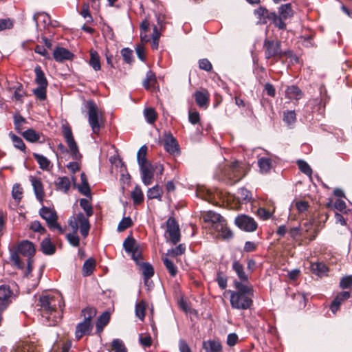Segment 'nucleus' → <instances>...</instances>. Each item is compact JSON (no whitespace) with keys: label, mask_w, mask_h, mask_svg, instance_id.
Returning a JSON list of instances; mask_svg holds the SVG:
<instances>
[{"label":"nucleus","mask_w":352,"mask_h":352,"mask_svg":"<svg viewBox=\"0 0 352 352\" xmlns=\"http://www.w3.org/2000/svg\"><path fill=\"white\" fill-rule=\"evenodd\" d=\"M46 89L47 87L38 86L34 89L32 92L35 96L41 100H44L46 98Z\"/></svg>","instance_id":"58"},{"label":"nucleus","mask_w":352,"mask_h":352,"mask_svg":"<svg viewBox=\"0 0 352 352\" xmlns=\"http://www.w3.org/2000/svg\"><path fill=\"white\" fill-rule=\"evenodd\" d=\"M39 18H42V21L44 25H50L51 23L50 16L47 13H37L33 16V19L35 21L36 25L38 26V20Z\"/></svg>","instance_id":"51"},{"label":"nucleus","mask_w":352,"mask_h":352,"mask_svg":"<svg viewBox=\"0 0 352 352\" xmlns=\"http://www.w3.org/2000/svg\"><path fill=\"white\" fill-rule=\"evenodd\" d=\"M234 285L236 291H228L230 294L231 307L236 309H249L253 302L254 290L252 287L239 281H234Z\"/></svg>","instance_id":"2"},{"label":"nucleus","mask_w":352,"mask_h":352,"mask_svg":"<svg viewBox=\"0 0 352 352\" xmlns=\"http://www.w3.org/2000/svg\"><path fill=\"white\" fill-rule=\"evenodd\" d=\"M80 206L85 212L86 216L85 217L87 219L89 217H91L94 214L93 208L87 199H81L80 200Z\"/></svg>","instance_id":"47"},{"label":"nucleus","mask_w":352,"mask_h":352,"mask_svg":"<svg viewBox=\"0 0 352 352\" xmlns=\"http://www.w3.org/2000/svg\"><path fill=\"white\" fill-rule=\"evenodd\" d=\"M283 120L288 125L294 124L296 120V116L294 111H287L284 112Z\"/></svg>","instance_id":"52"},{"label":"nucleus","mask_w":352,"mask_h":352,"mask_svg":"<svg viewBox=\"0 0 352 352\" xmlns=\"http://www.w3.org/2000/svg\"><path fill=\"white\" fill-rule=\"evenodd\" d=\"M58 189L67 192L70 188V181L67 177H59L55 182Z\"/></svg>","instance_id":"35"},{"label":"nucleus","mask_w":352,"mask_h":352,"mask_svg":"<svg viewBox=\"0 0 352 352\" xmlns=\"http://www.w3.org/2000/svg\"><path fill=\"white\" fill-rule=\"evenodd\" d=\"M263 48L265 58L271 59L273 63L278 61L283 56L281 43L278 41L265 39Z\"/></svg>","instance_id":"8"},{"label":"nucleus","mask_w":352,"mask_h":352,"mask_svg":"<svg viewBox=\"0 0 352 352\" xmlns=\"http://www.w3.org/2000/svg\"><path fill=\"white\" fill-rule=\"evenodd\" d=\"M96 314V311L93 307H87L82 310V315L84 316V320L91 322V319Z\"/></svg>","instance_id":"53"},{"label":"nucleus","mask_w":352,"mask_h":352,"mask_svg":"<svg viewBox=\"0 0 352 352\" xmlns=\"http://www.w3.org/2000/svg\"><path fill=\"white\" fill-rule=\"evenodd\" d=\"M63 135L65 139V141L68 145V147L70 150V153L73 160H76V162H69L67 165V168L73 173L80 170V164L78 161L80 160L82 155L78 151V147L77 146L76 142H75L72 130L69 127L65 126L63 127Z\"/></svg>","instance_id":"5"},{"label":"nucleus","mask_w":352,"mask_h":352,"mask_svg":"<svg viewBox=\"0 0 352 352\" xmlns=\"http://www.w3.org/2000/svg\"><path fill=\"white\" fill-rule=\"evenodd\" d=\"M34 73L36 74V83L41 87H47V80L45 78L44 72L40 66H36L34 68Z\"/></svg>","instance_id":"27"},{"label":"nucleus","mask_w":352,"mask_h":352,"mask_svg":"<svg viewBox=\"0 0 352 352\" xmlns=\"http://www.w3.org/2000/svg\"><path fill=\"white\" fill-rule=\"evenodd\" d=\"M110 316L108 312H104L100 316L96 322V329L98 332H101L103 327L109 322Z\"/></svg>","instance_id":"41"},{"label":"nucleus","mask_w":352,"mask_h":352,"mask_svg":"<svg viewBox=\"0 0 352 352\" xmlns=\"http://www.w3.org/2000/svg\"><path fill=\"white\" fill-rule=\"evenodd\" d=\"M26 122L25 118H24L19 113H16L14 116V124L15 130L21 133L22 130L23 124Z\"/></svg>","instance_id":"49"},{"label":"nucleus","mask_w":352,"mask_h":352,"mask_svg":"<svg viewBox=\"0 0 352 352\" xmlns=\"http://www.w3.org/2000/svg\"><path fill=\"white\" fill-rule=\"evenodd\" d=\"M235 224L245 232H254L257 228V223L254 219L248 215L241 214L236 217Z\"/></svg>","instance_id":"11"},{"label":"nucleus","mask_w":352,"mask_h":352,"mask_svg":"<svg viewBox=\"0 0 352 352\" xmlns=\"http://www.w3.org/2000/svg\"><path fill=\"white\" fill-rule=\"evenodd\" d=\"M121 54L123 57L124 60L130 64L132 62L133 51L129 48H124L121 50Z\"/></svg>","instance_id":"61"},{"label":"nucleus","mask_w":352,"mask_h":352,"mask_svg":"<svg viewBox=\"0 0 352 352\" xmlns=\"http://www.w3.org/2000/svg\"><path fill=\"white\" fill-rule=\"evenodd\" d=\"M278 18L280 19L281 22H284L283 20L292 18L294 15V10L292 3H287L281 5L278 8Z\"/></svg>","instance_id":"18"},{"label":"nucleus","mask_w":352,"mask_h":352,"mask_svg":"<svg viewBox=\"0 0 352 352\" xmlns=\"http://www.w3.org/2000/svg\"><path fill=\"white\" fill-rule=\"evenodd\" d=\"M236 197L239 201L247 202L251 199V193L248 189L241 188L237 190Z\"/></svg>","instance_id":"45"},{"label":"nucleus","mask_w":352,"mask_h":352,"mask_svg":"<svg viewBox=\"0 0 352 352\" xmlns=\"http://www.w3.org/2000/svg\"><path fill=\"white\" fill-rule=\"evenodd\" d=\"M13 292L8 285H0V312L6 310L12 302Z\"/></svg>","instance_id":"13"},{"label":"nucleus","mask_w":352,"mask_h":352,"mask_svg":"<svg viewBox=\"0 0 352 352\" xmlns=\"http://www.w3.org/2000/svg\"><path fill=\"white\" fill-rule=\"evenodd\" d=\"M205 221L211 222L214 224V228L219 224H222L226 220L219 214L209 211L204 217Z\"/></svg>","instance_id":"23"},{"label":"nucleus","mask_w":352,"mask_h":352,"mask_svg":"<svg viewBox=\"0 0 352 352\" xmlns=\"http://www.w3.org/2000/svg\"><path fill=\"white\" fill-rule=\"evenodd\" d=\"M352 285V277L350 276L343 277L340 282V286L342 289H347L351 287Z\"/></svg>","instance_id":"64"},{"label":"nucleus","mask_w":352,"mask_h":352,"mask_svg":"<svg viewBox=\"0 0 352 352\" xmlns=\"http://www.w3.org/2000/svg\"><path fill=\"white\" fill-rule=\"evenodd\" d=\"M96 267V261L93 258H89L85 261L82 266V274L85 276H90Z\"/></svg>","instance_id":"31"},{"label":"nucleus","mask_w":352,"mask_h":352,"mask_svg":"<svg viewBox=\"0 0 352 352\" xmlns=\"http://www.w3.org/2000/svg\"><path fill=\"white\" fill-rule=\"evenodd\" d=\"M39 214L46 221L51 230H57L60 234L64 232L65 230L57 223L58 217L54 210L43 206L41 208Z\"/></svg>","instance_id":"9"},{"label":"nucleus","mask_w":352,"mask_h":352,"mask_svg":"<svg viewBox=\"0 0 352 352\" xmlns=\"http://www.w3.org/2000/svg\"><path fill=\"white\" fill-rule=\"evenodd\" d=\"M23 137L28 142H35L39 140L40 134L32 129H29L22 133Z\"/></svg>","instance_id":"37"},{"label":"nucleus","mask_w":352,"mask_h":352,"mask_svg":"<svg viewBox=\"0 0 352 352\" xmlns=\"http://www.w3.org/2000/svg\"><path fill=\"white\" fill-rule=\"evenodd\" d=\"M162 189L158 185L148 188L147 190L146 196L148 199H157L162 201Z\"/></svg>","instance_id":"32"},{"label":"nucleus","mask_w":352,"mask_h":352,"mask_svg":"<svg viewBox=\"0 0 352 352\" xmlns=\"http://www.w3.org/2000/svg\"><path fill=\"white\" fill-rule=\"evenodd\" d=\"M144 116L146 122L149 124L154 123L157 117L156 111L151 107L144 109Z\"/></svg>","instance_id":"42"},{"label":"nucleus","mask_w":352,"mask_h":352,"mask_svg":"<svg viewBox=\"0 0 352 352\" xmlns=\"http://www.w3.org/2000/svg\"><path fill=\"white\" fill-rule=\"evenodd\" d=\"M147 149V146L146 145H143L140 147L137 153V161L139 166H142L151 164L146 157Z\"/></svg>","instance_id":"29"},{"label":"nucleus","mask_w":352,"mask_h":352,"mask_svg":"<svg viewBox=\"0 0 352 352\" xmlns=\"http://www.w3.org/2000/svg\"><path fill=\"white\" fill-rule=\"evenodd\" d=\"M91 323L83 320L76 326L75 336L77 340H80L83 336L89 334L91 331Z\"/></svg>","instance_id":"21"},{"label":"nucleus","mask_w":352,"mask_h":352,"mask_svg":"<svg viewBox=\"0 0 352 352\" xmlns=\"http://www.w3.org/2000/svg\"><path fill=\"white\" fill-rule=\"evenodd\" d=\"M89 65L95 71H99L101 69L100 56L98 53L94 50H90V60L89 62Z\"/></svg>","instance_id":"33"},{"label":"nucleus","mask_w":352,"mask_h":352,"mask_svg":"<svg viewBox=\"0 0 352 352\" xmlns=\"http://www.w3.org/2000/svg\"><path fill=\"white\" fill-rule=\"evenodd\" d=\"M209 94L208 91H197L194 94V97L197 104L201 107L206 109L209 104Z\"/></svg>","instance_id":"17"},{"label":"nucleus","mask_w":352,"mask_h":352,"mask_svg":"<svg viewBox=\"0 0 352 352\" xmlns=\"http://www.w3.org/2000/svg\"><path fill=\"white\" fill-rule=\"evenodd\" d=\"M154 81H155V74L151 70L148 71L146 74V78L143 81L144 87L148 89L151 87V82Z\"/></svg>","instance_id":"55"},{"label":"nucleus","mask_w":352,"mask_h":352,"mask_svg":"<svg viewBox=\"0 0 352 352\" xmlns=\"http://www.w3.org/2000/svg\"><path fill=\"white\" fill-rule=\"evenodd\" d=\"M258 166L261 173H266L271 168V160L270 158L261 157L258 160Z\"/></svg>","instance_id":"43"},{"label":"nucleus","mask_w":352,"mask_h":352,"mask_svg":"<svg viewBox=\"0 0 352 352\" xmlns=\"http://www.w3.org/2000/svg\"><path fill=\"white\" fill-rule=\"evenodd\" d=\"M81 184L78 186V190L85 196L90 195V188L87 179L86 175L84 173L80 174Z\"/></svg>","instance_id":"39"},{"label":"nucleus","mask_w":352,"mask_h":352,"mask_svg":"<svg viewBox=\"0 0 352 352\" xmlns=\"http://www.w3.org/2000/svg\"><path fill=\"white\" fill-rule=\"evenodd\" d=\"M298 166L300 171L309 177L311 176L312 169L310 166L304 160H299L297 162Z\"/></svg>","instance_id":"50"},{"label":"nucleus","mask_w":352,"mask_h":352,"mask_svg":"<svg viewBox=\"0 0 352 352\" xmlns=\"http://www.w3.org/2000/svg\"><path fill=\"white\" fill-rule=\"evenodd\" d=\"M164 264L166 266L167 270L170 273L172 276H175L177 272V267L173 264V263L167 258L163 259Z\"/></svg>","instance_id":"54"},{"label":"nucleus","mask_w":352,"mask_h":352,"mask_svg":"<svg viewBox=\"0 0 352 352\" xmlns=\"http://www.w3.org/2000/svg\"><path fill=\"white\" fill-rule=\"evenodd\" d=\"M111 349L113 352H127L124 342L120 339H114L111 342Z\"/></svg>","instance_id":"46"},{"label":"nucleus","mask_w":352,"mask_h":352,"mask_svg":"<svg viewBox=\"0 0 352 352\" xmlns=\"http://www.w3.org/2000/svg\"><path fill=\"white\" fill-rule=\"evenodd\" d=\"M311 271L318 276L324 275L327 272V267L322 263H314L311 264Z\"/></svg>","instance_id":"34"},{"label":"nucleus","mask_w":352,"mask_h":352,"mask_svg":"<svg viewBox=\"0 0 352 352\" xmlns=\"http://www.w3.org/2000/svg\"><path fill=\"white\" fill-rule=\"evenodd\" d=\"M144 278H151L154 274L153 266L148 263H142L140 265Z\"/></svg>","instance_id":"48"},{"label":"nucleus","mask_w":352,"mask_h":352,"mask_svg":"<svg viewBox=\"0 0 352 352\" xmlns=\"http://www.w3.org/2000/svg\"><path fill=\"white\" fill-rule=\"evenodd\" d=\"M350 292H342L339 293L331 302L330 309L335 314L339 309L340 305L346 300L350 298Z\"/></svg>","instance_id":"19"},{"label":"nucleus","mask_w":352,"mask_h":352,"mask_svg":"<svg viewBox=\"0 0 352 352\" xmlns=\"http://www.w3.org/2000/svg\"><path fill=\"white\" fill-rule=\"evenodd\" d=\"M132 225V220L131 219L128 217H124L120 222L119 223L118 226V232H123L128 228H129Z\"/></svg>","instance_id":"57"},{"label":"nucleus","mask_w":352,"mask_h":352,"mask_svg":"<svg viewBox=\"0 0 352 352\" xmlns=\"http://www.w3.org/2000/svg\"><path fill=\"white\" fill-rule=\"evenodd\" d=\"M123 247L125 251L128 253H131L138 250V245L135 240L130 236H128L123 243Z\"/></svg>","instance_id":"40"},{"label":"nucleus","mask_w":352,"mask_h":352,"mask_svg":"<svg viewBox=\"0 0 352 352\" xmlns=\"http://www.w3.org/2000/svg\"><path fill=\"white\" fill-rule=\"evenodd\" d=\"M289 234L295 241H298L300 236H303L302 228L300 226L292 228L289 231Z\"/></svg>","instance_id":"60"},{"label":"nucleus","mask_w":352,"mask_h":352,"mask_svg":"<svg viewBox=\"0 0 352 352\" xmlns=\"http://www.w3.org/2000/svg\"><path fill=\"white\" fill-rule=\"evenodd\" d=\"M300 226L302 228V232L305 239L311 241L316 238L318 234V230L316 228H314L313 221L309 220L305 221Z\"/></svg>","instance_id":"15"},{"label":"nucleus","mask_w":352,"mask_h":352,"mask_svg":"<svg viewBox=\"0 0 352 352\" xmlns=\"http://www.w3.org/2000/svg\"><path fill=\"white\" fill-rule=\"evenodd\" d=\"M9 136H10V139L12 140V142L14 147H16V148H18L22 151H24L25 150V145L23 140L20 137L16 135L12 132H10L9 133Z\"/></svg>","instance_id":"44"},{"label":"nucleus","mask_w":352,"mask_h":352,"mask_svg":"<svg viewBox=\"0 0 352 352\" xmlns=\"http://www.w3.org/2000/svg\"><path fill=\"white\" fill-rule=\"evenodd\" d=\"M243 177V170L238 162L225 166L221 170V179L230 185L238 182Z\"/></svg>","instance_id":"7"},{"label":"nucleus","mask_w":352,"mask_h":352,"mask_svg":"<svg viewBox=\"0 0 352 352\" xmlns=\"http://www.w3.org/2000/svg\"><path fill=\"white\" fill-rule=\"evenodd\" d=\"M166 233L169 236L170 241L175 245L180 240V233L179 225L175 219L173 217H169L166 221Z\"/></svg>","instance_id":"12"},{"label":"nucleus","mask_w":352,"mask_h":352,"mask_svg":"<svg viewBox=\"0 0 352 352\" xmlns=\"http://www.w3.org/2000/svg\"><path fill=\"white\" fill-rule=\"evenodd\" d=\"M215 230L221 233V237L223 239H230L233 236V233L230 229L227 227L226 221L222 224L216 226Z\"/></svg>","instance_id":"30"},{"label":"nucleus","mask_w":352,"mask_h":352,"mask_svg":"<svg viewBox=\"0 0 352 352\" xmlns=\"http://www.w3.org/2000/svg\"><path fill=\"white\" fill-rule=\"evenodd\" d=\"M30 181L36 198L42 201L43 197V189L41 180L36 177H31Z\"/></svg>","instance_id":"24"},{"label":"nucleus","mask_w":352,"mask_h":352,"mask_svg":"<svg viewBox=\"0 0 352 352\" xmlns=\"http://www.w3.org/2000/svg\"><path fill=\"white\" fill-rule=\"evenodd\" d=\"M54 58L57 62H63L65 60H70L73 57V54L64 47H56L53 53Z\"/></svg>","instance_id":"20"},{"label":"nucleus","mask_w":352,"mask_h":352,"mask_svg":"<svg viewBox=\"0 0 352 352\" xmlns=\"http://www.w3.org/2000/svg\"><path fill=\"white\" fill-rule=\"evenodd\" d=\"M199 67L200 69H204L207 72L210 71L212 68V64L206 58H203V59L199 60Z\"/></svg>","instance_id":"63"},{"label":"nucleus","mask_w":352,"mask_h":352,"mask_svg":"<svg viewBox=\"0 0 352 352\" xmlns=\"http://www.w3.org/2000/svg\"><path fill=\"white\" fill-rule=\"evenodd\" d=\"M302 95L301 90L294 85L288 87L285 91V96L291 100H299Z\"/></svg>","instance_id":"28"},{"label":"nucleus","mask_w":352,"mask_h":352,"mask_svg":"<svg viewBox=\"0 0 352 352\" xmlns=\"http://www.w3.org/2000/svg\"><path fill=\"white\" fill-rule=\"evenodd\" d=\"M131 196L135 204H140L144 201V194L138 185L135 186L131 193Z\"/></svg>","instance_id":"36"},{"label":"nucleus","mask_w":352,"mask_h":352,"mask_svg":"<svg viewBox=\"0 0 352 352\" xmlns=\"http://www.w3.org/2000/svg\"><path fill=\"white\" fill-rule=\"evenodd\" d=\"M36 306L42 317L49 322L50 326H55L60 321V317L57 309L64 306L60 294H43L38 298Z\"/></svg>","instance_id":"1"},{"label":"nucleus","mask_w":352,"mask_h":352,"mask_svg":"<svg viewBox=\"0 0 352 352\" xmlns=\"http://www.w3.org/2000/svg\"><path fill=\"white\" fill-rule=\"evenodd\" d=\"M35 252L36 248L34 243L28 240H23L18 244L16 251L11 252L10 261L16 267L23 269L25 267V263L21 261L19 254L30 259L33 258Z\"/></svg>","instance_id":"4"},{"label":"nucleus","mask_w":352,"mask_h":352,"mask_svg":"<svg viewBox=\"0 0 352 352\" xmlns=\"http://www.w3.org/2000/svg\"><path fill=\"white\" fill-rule=\"evenodd\" d=\"M254 14L258 16L261 20H263V23H265L267 21L265 19H269L272 21L275 26L280 30L286 28V24L284 22H281L280 19L278 18V14L274 12H270L265 8L259 7L254 10Z\"/></svg>","instance_id":"10"},{"label":"nucleus","mask_w":352,"mask_h":352,"mask_svg":"<svg viewBox=\"0 0 352 352\" xmlns=\"http://www.w3.org/2000/svg\"><path fill=\"white\" fill-rule=\"evenodd\" d=\"M33 156L39 164L40 168L42 170H47L49 168L50 161L46 157L36 153H33Z\"/></svg>","instance_id":"38"},{"label":"nucleus","mask_w":352,"mask_h":352,"mask_svg":"<svg viewBox=\"0 0 352 352\" xmlns=\"http://www.w3.org/2000/svg\"><path fill=\"white\" fill-rule=\"evenodd\" d=\"M42 252L46 255H52L56 251L55 245L52 243L49 237L44 239L41 243Z\"/></svg>","instance_id":"25"},{"label":"nucleus","mask_w":352,"mask_h":352,"mask_svg":"<svg viewBox=\"0 0 352 352\" xmlns=\"http://www.w3.org/2000/svg\"><path fill=\"white\" fill-rule=\"evenodd\" d=\"M69 225L72 228L73 233L67 234L66 238L71 245L78 247L80 243V238L77 235L78 230L80 228L82 236L87 237L90 229L89 219L80 212L69 219Z\"/></svg>","instance_id":"3"},{"label":"nucleus","mask_w":352,"mask_h":352,"mask_svg":"<svg viewBox=\"0 0 352 352\" xmlns=\"http://www.w3.org/2000/svg\"><path fill=\"white\" fill-rule=\"evenodd\" d=\"M34 345L22 343L16 346L14 352H34Z\"/></svg>","instance_id":"59"},{"label":"nucleus","mask_w":352,"mask_h":352,"mask_svg":"<svg viewBox=\"0 0 352 352\" xmlns=\"http://www.w3.org/2000/svg\"><path fill=\"white\" fill-rule=\"evenodd\" d=\"M88 109V122L94 134H99L102 119V114L98 106L92 100H88L85 104Z\"/></svg>","instance_id":"6"},{"label":"nucleus","mask_w":352,"mask_h":352,"mask_svg":"<svg viewBox=\"0 0 352 352\" xmlns=\"http://www.w3.org/2000/svg\"><path fill=\"white\" fill-rule=\"evenodd\" d=\"M140 169L143 184L146 186L150 185L153 177V170L151 164L140 166Z\"/></svg>","instance_id":"16"},{"label":"nucleus","mask_w":352,"mask_h":352,"mask_svg":"<svg viewBox=\"0 0 352 352\" xmlns=\"http://www.w3.org/2000/svg\"><path fill=\"white\" fill-rule=\"evenodd\" d=\"M164 149L171 155H179V144L170 133H165L164 140Z\"/></svg>","instance_id":"14"},{"label":"nucleus","mask_w":352,"mask_h":352,"mask_svg":"<svg viewBox=\"0 0 352 352\" xmlns=\"http://www.w3.org/2000/svg\"><path fill=\"white\" fill-rule=\"evenodd\" d=\"M12 195L14 199L20 201L22 198V188L19 184H14L12 187Z\"/></svg>","instance_id":"62"},{"label":"nucleus","mask_w":352,"mask_h":352,"mask_svg":"<svg viewBox=\"0 0 352 352\" xmlns=\"http://www.w3.org/2000/svg\"><path fill=\"white\" fill-rule=\"evenodd\" d=\"M205 352H221L222 346L219 340H208L203 342Z\"/></svg>","instance_id":"22"},{"label":"nucleus","mask_w":352,"mask_h":352,"mask_svg":"<svg viewBox=\"0 0 352 352\" xmlns=\"http://www.w3.org/2000/svg\"><path fill=\"white\" fill-rule=\"evenodd\" d=\"M135 315L140 320H143L145 316V303L141 301L135 305Z\"/></svg>","instance_id":"56"},{"label":"nucleus","mask_w":352,"mask_h":352,"mask_svg":"<svg viewBox=\"0 0 352 352\" xmlns=\"http://www.w3.org/2000/svg\"><path fill=\"white\" fill-rule=\"evenodd\" d=\"M232 269L237 274L239 278L242 282H248V276L244 272L243 266L238 261H234L232 263Z\"/></svg>","instance_id":"26"}]
</instances>
